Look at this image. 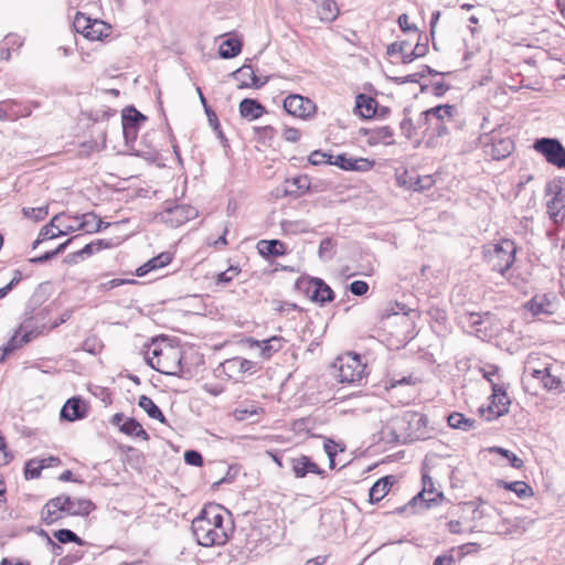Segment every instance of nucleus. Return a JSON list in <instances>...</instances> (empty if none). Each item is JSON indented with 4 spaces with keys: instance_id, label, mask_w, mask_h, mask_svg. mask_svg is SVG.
I'll use <instances>...</instances> for the list:
<instances>
[{
    "instance_id": "obj_62",
    "label": "nucleus",
    "mask_w": 565,
    "mask_h": 565,
    "mask_svg": "<svg viewBox=\"0 0 565 565\" xmlns=\"http://www.w3.org/2000/svg\"><path fill=\"white\" fill-rule=\"evenodd\" d=\"M122 132L126 141H132L137 138L138 128L128 126H122Z\"/></svg>"
},
{
    "instance_id": "obj_35",
    "label": "nucleus",
    "mask_w": 565,
    "mask_h": 565,
    "mask_svg": "<svg viewBox=\"0 0 565 565\" xmlns=\"http://www.w3.org/2000/svg\"><path fill=\"white\" fill-rule=\"evenodd\" d=\"M120 431L128 436L142 437L143 439H148L149 436L147 431L142 428V426L135 418H127L120 425Z\"/></svg>"
},
{
    "instance_id": "obj_57",
    "label": "nucleus",
    "mask_w": 565,
    "mask_h": 565,
    "mask_svg": "<svg viewBox=\"0 0 565 565\" xmlns=\"http://www.w3.org/2000/svg\"><path fill=\"white\" fill-rule=\"evenodd\" d=\"M408 41L393 42L387 46L386 53L388 55H394L397 53L403 54L409 47Z\"/></svg>"
},
{
    "instance_id": "obj_46",
    "label": "nucleus",
    "mask_w": 565,
    "mask_h": 565,
    "mask_svg": "<svg viewBox=\"0 0 565 565\" xmlns=\"http://www.w3.org/2000/svg\"><path fill=\"white\" fill-rule=\"evenodd\" d=\"M43 469V466L41 462H39L38 459H30L25 463L24 468V476L25 479H36L41 475V470Z\"/></svg>"
},
{
    "instance_id": "obj_10",
    "label": "nucleus",
    "mask_w": 565,
    "mask_h": 565,
    "mask_svg": "<svg viewBox=\"0 0 565 565\" xmlns=\"http://www.w3.org/2000/svg\"><path fill=\"white\" fill-rule=\"evenodd\" d=\"M57 499L61 500L63 513L68 515L86 516L95 509V504L89 499L70 495H58Z\"/></svg>"
},
{
    "instance_id": "obj_4",
    "label": "nucleus",
    "mask_w": 565,
    "mask_h": 565,
    "mask_svg": "<svg viewBox=\"0 0 565 565\" xmlns=\"http://www.w3.org/2000/svg\"><path fill=\"white\" fill-rule=\"evenodd\" d=\"M483 259L493 271L504 275L509 270L516 254V246L512 239H501L498 243H490L483 246Z\"/></svg>"
},
{
    "instance_id": "obj_42",
    "label": "nucleus",
    "mask_w": 565,
    "mask_h": 565,
    "mask_svg": "<svg viewBox=\"0 0 565 565\" xmlns=\"http://www.w3.org/2000/svg\"><path fill=\"white\" fill-rule=\"evenodd\" d=\"M72 239L73 238H70L66 242L60 244L54 250L46 252L41 256L31 258L30 262L33 264H43V263L51 260L56 255L63 253L65 250V248L67 247V245L72 242Z\"/></svg>"
},
{
    "instance_id": "obj_37",
    "label": "nucleus",
    "mask_w": 565,
    "mask_h": 565,
    "mask_svg": "<svg viewBox=\"0 0 565 565\" xmlns=\"http://www.w3.org/2000/svg\"><path fill=\"white\" fill-rule=\"evenodd\" d=\"M146 116L134 107H129L122 111V126L130 125L131 127H139L140 122L146 120Z\"/></svg>"
},
{
    "instance_id": "obj_28",
    "label": "nucleus",
    "mask_w": 565,
    "mask_h": 565,
    "mask_svg": "<svg viewBox=\"0 0 565 565\" xmlns=\"http://www.w3.org/2000/svg\"><path fill=\"white\" fill-rule=\"evenodd\" d=\"M313 290H312V300L324 303L333 300V291L332 289L319 278H316L311 281Z\"/></svg>"
},
{
    "instance_id": "obj_18",
    "label": "nucleus",
    "mask_w": 565,
    "mask_h": 565,
    "mask_svg": "<svg viewBox=\"0 0 565 565\" xmlns=\"http://www.w3.org/2000/svg\"><path fill=\"white\" fill-rule=\"evenodd\" d=\"M222 366L223 371L228 377H235L236 375H242L245 373H254L256 371L255 362L241 356L225 360L222 363Z\"/></svg>"
},
{
    "instance_id": "obj_29",
    "label": "nucleus",
    "mask_w": 565,
    "mask_h": 565,
    "mask_svg": "<svg viewBox=\"0 0 565 565\" xmlns=\"http://www.w3.org/2000/svg\"><path fill=\"white\" fill-rule=\"evenodd\" d=\"M377 102L364 94H360L356 97L355 108L361 117L369 119L373 117L376 113Z\"/></svg>"
},
{
    "instance_id": "obj_39",
    "label": "nucleus",
    "mask_w": 565,
    "mask_h": 565,
    "mask_svg": "<svg viewBox=\"0 0 565 565\" xmlns=\"http://www.w3.org/2000/svg\"><path fill=\"white\" fill-rule=\"evenodd\" d=\"M53 536L57 540L58 543H75L79 546L84 545V541L75 534L72 530L61 529L53 533Z\"/></svg>"
},
{
    "instance_id": "obj_43",
    "label": "nucleus",
    "mask_w": 565,
    "mask_h": 565,
    "mask_svg": "<svg viewBox=\"0 0 565 565\" xmlns=\"http://www.w3.org/2000/svg\"><path fill=\"white\" fill-rule=\"evenodd\" d=\"M505 488L513 491L519 498L523 499L532 494V489L523 481L505 483Z\"/></svg>"
},
{
    "instance_id": "obj_61",
    "label": "nucleus",
    "mask_w": 565,
    "mask_h": 565,
    "mask_svg": "<svg viewBox=\"0 0 565 565\" xmlns=\"http://www.w3.org/2000/svg\"><path fill=\"white\" fill-rule=\"evenodd\" d=\"M422 34L418 35V41L413 49V55L417 57H423L428 53V44L427 42L422 43L420 42Z\"/></svg>"
},
{
    "instance_id": "obj_11",
    "label": "nucleus",
    "mask_w": 565,
    "mask_h": 565,
    "mask_svg": "<svg viewBox=\"0 0 565 565\" xmlns=\"http://www.w3.org/2000/svg\"><path fill=\"white\" fill-rule=\"evenodd\" d=\"M456 108L452 105H438L431 107L420 114L418 119V126H426L427 129L433 126L434 122L450 121L454 117Z\"/></svg>"
},
{
    "instance_id": "obj_8",
    "label": "nucleus",
    "mask_w": 565,
    "mask_h": 565,
    "mask_svg": "<svg viewBox=\"0 0 565 565\" xmlns=\"http://www.w3.org/2000/svg\"><path fill=\"white\" fill-rule=\"evenodd\" d=\"M196 216V209L188 204L167 206L161 214L162 221L172 227H178Z\"/></svg>"
},
{
    "instance_id": "obj_45",
    "label": "nucleus",
    "mask_w": 565,
    "mask_h": 565,
    "mask_svg": "<svg viewBox=\"0 0 565 565\" xmlns=\"http://www.w3.org/2000/svg\"><path fill=\"white\" fill-rule=\"evenodd\" d=\"M93 21L94 20L86 17L84 13L77 12L74 19V28L86 38V31L90 29Z\"/></svg>"
},
{
    "instance_id": "obj_53",
    "label": "nucleus",
    "mask_w": 565,
    "mask_h": 565,
    "mask_svg": "<svg viewBox=\"0 0 565 565\" xmlns=\"http://www.w3.org/2000/svg\"><path fill=\"white\" fill-rule=\"evenodd\" d=\"M323 448H324V451H326V454H327V456L329 458L330 468L333 469L334 466H335L334 460H335V456H337V452H338V449H337L338 445L334 441L328 439L324 443Z\"/></svg>"
},
{
    "instance_id": "obj_36",
    "label": "nucleus",
    "mask_w": 565,
    "mask_h": 565,
    "mask_svg": "<svg viewBox=\"0 0 565 565\" xmlns=\"http://www.w3.org/2000/svg\"><path fill=\"white\" fill-rule=\"evenodd\" d=\"M335 248H337V242L331 238L327 237L320 242L318 255L319 258L323 262L331 260L335 255Z\"/></svg>"
},
{
    "instance_id": "obj_49",
    "label": "nucleus",
    "mask_w": 565,
    "mask_h": 565,
    "mask_svg": "<svg viewBox=\"0 0 565 565\" xmlns=\"http://www.w3.org/2000/svg\"><path fill=\"white\" fill-rule=\"evenodd\" d=\"M83 350L90 353L97 354L103 348L102 341L96 335H90L85 339L82 345Z\"/></svg>"
},
{
    "instance_id": "obj_60",
    "label": "nucleus",
    "mask_w": 565,
    "mask_h": 565,
    "mask_svg": "<svg viewBox=\"0 0 565 565\" xmlns=\"http://www.w3.org/2000/svg\"><path fill=\"white\" fill-rule=\"evenodd\" d=\"M135 282H136V280H134V279L115 278V279H111V280H108V281L102 284L100 287L105 290H110V289H114V288L119 287L125 284H135Z\"/></svg>"
},
{
    "instance_id": "obj_16",
    "label": "nucleus",
    "mask_w": 565,
    "mask_h": 565,
    "mask_svg": "<svg viewBox=\"0 0 565 565\" xmlns=\"http://www.w3.org/2000/svg\"><path fill=\"white\" fill-rule=\"evenodd\" d=\"M247 343L250 349H258V355L262 359L268 360L274 353L282 349L285 340L275 335L265 340L248 339Z\"/></svg>"
},
{
    "instance_id": "obj_12",
    "label": "nucleus",
    "mask_w": 565,
    "mask_h": 565,
    "mask_svg": "<svg viewBox=\"0 0 565 565\" xmlns=\"http://www.w3.org/2000/svg\"><path fill=\"white\" fill-rule=\"evenodd\" d=\"M422 482V491L409 501V505L415 507L420 504L427 509L431 505V503H435L437 499H441L443 493L435 489L434 481L427 473H423Z\"/></svg>"
},
{
    "instance_id": "obj_54",
    "label": "nucleus",
    "mask_w": 565,
    "mask_h": 565,
    "mask_svg": "<svg viewBox=\"0 0 565 565\" xmlns=\"http://www.w3.org/2000/svg\"><path fill=\"white\" fill-rule=\"evenodd\" d=\"M258 413V408L255 407V406H250V407H237L235 411H234V417L237 419V420H246L247 418H249L250 416L253 415H256Z\"/></svg>"
},
{
    "instance_id": "obj_41",
    "label": "nucleus",
    "mask_w": 565,
    "mask_h": 565,
    "mask_svg": "<svg viewBox=\"0 0 565 565\" xmlns=\"http://www.w3.org/2000/svg\"><path fill=\"white\" fill-rule=\"evenodd\" d=\"M110 243L104 239H97L95 242H92L89 244H86L81 250L76 253V255L81 258L88 257L93 255L95 252H98L103 248L110 247Z\"/></svg>"
},
{
    "instance_id": "obj_22",
    "label": "nucleus",
    "mask_w": 565,
    "mask_h": 565,
    "mask_svg": "<svg viewBox=\"0 0 565 565\" xmlns=\"http://www.w3.org/2000/svg\"><path fill=\"white\" fill-rule=\"evenodd\" d=\"M394 482L395 479L393 476H385L379 479L369 491L370 502H380L388 493Z\"/></svg>"
},
{
    "instance_id": "obj_25",
    "label": "nucleus",
    "mask_w": 565,
    "mask_h": 565,
    "mask_svg": "<svg viewBox=\"0 0 565 565\" xmlns=\"http://www.w3.org/2000/svg\"><path fill=\"white\" fill-rule=\"evenodd\" d=\"M61 500L57 497L49 500L41 510V519L46 524H52L62 519Z\"/></svg>"
},
{
    "instance_id": "obj_31",
    "label": "nucleus",
    "mask_w": 565,
    "mask_h": 565,
    "mask_svg": "<svg viewBox=\"0 0 565 565\" xmlns=\"http://www.w3.org/2000/svg\"><path fill=\"white\" fill-rule=\"evenodd\" d=\"M138 405L140 408H142L148 414V416L150 418L157 419L162 424H167V419H166L163 413L150 397H148L146 395H141L139 397Z\"/></svg>"
},
{
    "instance_id": "obj_2",
    "label": "nucleus",
    "mask_w": 565,
    "mask_h": 565,
    "mask_svg": "<svg viewBox=\"0 0 565 565\" xmlns=\"http://www.w3.org/2000/svg\"><path fill=\"white\" fill-rule=\"evenodd\" d=\"M47 315V309H43L35 316L24 319L9 340L7 347L4 348V353L8 354L17 349H20L41 334L47 333V327L44 322Z\"/></svg>"
},
{
    "instance_id": "obj_32",
    "label": "nucleus",
    "mask_w": 565,
    "mask_h": 565,
    "mask_svg": "<svg viewBox=\"0 0 565 565\" xmlns=\"http://www.w3.org/2000/svg\"><path fill=\"white\" fill-rule=\"evenodd\" d=\"M242 51V42L238 39L231 38L225 40L218 49L222 58H232L237 56Z\"/></svg>"
},
{
    "instance_id": "obj_13",
    "label": "nucleus",
    "mask_w": 565,
    "mask_h": 565,
    "mask_svg": "<svg viewBox=\"0 0 565 565\" xmlns=\"http://www.w3.org/2000/svg\"><path fill=\"white\" fill-rule=\"evenodd\" d=\"M510 398L507 392L497 383H492L491 404L488 407L489 414L492 417H488V420L498 418L505 415L509 412Z\"/></svg>"
},
{
    "instance_id": "obj_5",
    "label": "nucleus",
    "mask_w": 565,
    "mask_h": 565,
    "mask_svg": "<svg viewBox=\"0 0 565 565\" xmlns=\"http://www.w3.org/2000/svg\"><path fill=\"white\" fill-rule=\"evenodd\" d=\"M333 375L340 383H361L366 376V364L356 353L348 352L339 355L332 364Z\"/></svg>"
},
{
    "instance_id": "obj_19",
    "label": "nucleus",
    "mask_w": 565,
    "mask_h": 565,
    "mask_svg": "<svg viewBox=\"0 0 565 565\" xmlns=\"http://www.w3.org/2000/svg\"><path fill=\"white\" fill-rule=\"evenodd\" d=\"M87 408L79 397L70 398L61 409V418L74 422L86 417Z\"/></svg>"
},
{
    "instance_id": "obj_51",
    "label": "nucleus",
    "mask_w": 565,
    "mask_h": 565,
    "mask_svg": "<svg viewBox=\"0 0 565 565\" xmlns=\"http://www.w3.org/2000/svg\"><path fill=\"white\" fill-rule=\"evenodd\" d=\"M308 160L312 166L329 164V161H332L333 157L320 150H315L310 153Z\"/></svg>"
},
{
    "instance_id": "obj_48",
    "label": "nucleus",
    "mask_w": 565,
    "mask_h": 565,
    "mask_svg": "<svg viewBox=\"0 0 565 565\" xmlns=\"http://www.w3.org/2000/svg\"><path fill=\"white\" fill-rule=\"evenodd\" d=\"M22 213L25 217L32 218V220L39 222L47 215L49 206L23 207Z\"/></svg>"
},
{
    "instance_id": "obj_47",
    "label": "nucleus",
    "mask_w": 565,
    "mask_h": 565,
    "mask_svg": "<svg viewBox=\"0 0 565 565\" xmlns=\"http://www.w3.org/2000/svg\"><path fill=\"white\" fill-rule=\"evenodd\" d=\"M239 274L238 267L231 266L226 270L217 274L216 285L225 286L230 284Z\"/></svg>"
},
{
    "instance_id": "obj_7",
    "label": "nucleus",
    "mask_w": 565,
    "mask_h": 565,
    "mask_svg": "<svg viewBox=\"0 0 565 565\" xmlns=\"http://www.w3.org/2000/svg\"><path fill=\"white\" fill-rule=\"evenodd\" d=\"M284 109L294 117L308 119L315 115L317 106L311 99L294 94L284 99Z\"/></svg>"
},
{
    "instance_id": "obj_9",
    "label": "nucleus",
    "mask_w": 565,
    "mask_h": 565,
    "mask_svg": "<svg viewBox=\"0 0 565 565\" xmlns=\"http://www.w3.org/2000/svg\"><path fill=\"white\" fill-rule=\"evenodd\" d=\"M288 463L296 478L302 479L309 473H315L322 478L326 476V471L306 455H298L296 457L288 458Z\"/></svg>"
},
{
    "instance_id": "obj_56",
    "label": "nucleus",
    "mask_w": 565,
    "mask_h": 565,
    "mask_svg": "<svg viewBox=\"0 0 565 565\" xmlns=\"http://www.w3.org/2000/svg\"><path fill=\"white\" fill-rule=\"evenodd\" d=\"M349 289L354 296H363L367 292L369 285L363 280H354L350 284Z\"/></svg>"
},
{
    "instance_id": "obj_44",
    "label": "nucleus",
    "mask_w": 565,
    "mask_h": 565,
    "mask_svg": "<svg viewBox=\"0 0 565 565\" xmlns=\"http://www.w3.org/2000/svg\"><path fill=\"white\" fill-rule=\"evenodd\" d=\"M491 451L498 452L501 456H503L504 458H507L509 460L510 465L515 469H520L524 465L523 460L521 458H519L514 452H512L508 449H504L501 447H493V448H491Z\"/></svg>"
},
{
    "instance_id": "obj_1",
    "label": "nucleus",
    "mask_w": 565,
    "mask_h": 565,
    "mask_svg": "<svg viewBox=\"0 0 565 565\" xmlns=\"http://www.w3.org/2000/svg\"><path fill=\"white\" fill-rule=\"evenodd\" d=\"M230 512L222 505L211 503L205 505L192 521V532L196 542L205 547L223 545L227 542L230 527L224 525V515Z\"/></svg>"
},
{
    "instance_id": "obj_26",
    "label": "nucleus",
    "mask_w": 565,
    "mask_h": 565,
    "mask_svg": "<svg viewBox=\"0 0 565 565\" xmlns=\"http://www.w3.org/2000/svg\"><path fill=\"white\" fill-rule=\"evenodd\" d=\"M171 260H172V255L169 252H163V253L159 254L158 256L149 259L142 266H140L136 270V274L139 277L145 276L146 274H148L152 270H156V269L167 266L168 264L171 263Z\"/></svg>"
},
{
    "instance_id": "obj_3",
    "label": "nucleus",
    "mask_w": 565,
    "mask_h": 565,
    "mask_svg": "<svg viewBox=\"0 0 565 565\" xmlns=\"http://www.w3.org/2000/svg\"><path fill=\"white\" fill-rule=\"evenodd\" d=\"M182 351L179 348L166 345L154 347L147 353L148 365L166 375L180 376L182 373Z\"/></svg>"
},
{
    "instance_id": "obj_20",
    "label": "nucleus",
    "mask_w": 565,
    "mask_h": 565,
    "mask_svg": "<svg viewBox=\"0 0 565 565\" xmlns=\"http://www.w3.org/2000/svg\"><path fill=\"white\" fill-rule=\"evenodd\" d=\"M310 179L307 175L287 179L284 184L282 194L285 196L298 198L310 189Z\"/></svg>"
},
{
    "instance_id": "obj_15",
    "label": "nucleus",
    "mask_w": 565,
    "mask_h": 565,
    "mask_svg": "<svg viewBox=\"0 0 565 565\" xmlns=\"http://www.w3.org/2000/svg\"><path fill=\"white\" fill-rule=\"evenodd\" d=\"M546 207L553 224L559 225L565 221V188L557 186Z\"/></svg>"
},
{
    "instance_id": "obj_59",
    "label": "nucleus",
    "mask_w": 565,
    "mask_h": 565,
    "mask_svg": "<svg viewBox=\"0 0 565 565\" xmlns=\"http://www.w3.org/2000/svg\"><path fill=\"white\" fill-rule=\"evenodd\" d=\"M398 25L403 32H414L417 33V26L415 24H411L408 22V15L406 13H403L398 17Z\"/></svg>"
},
{
    "instance_id": "obj_33",
    "label": "nucleus",
    "mask_w": 565,
    "mask_h": 565,
    "mask_svg": "<svg viewBox=\"0 0 565 565\" xmlns=\"http://www.w3.org/2000/svg\"><path fill=\"white\" fill-rule=\"evenodd\" d=\"M550 307L551 303L544 296H535L526 303V308L532 312L533 316L551 315L552 311Z\"/></svg>"
},
{
    "instance_id": "obj_24",
    "label": "nucleus",
    "mask_w": 565,
    "mask_h": 565,
    "mask_svg": "<svg viewBox=\"0 0 565 565\" xmlns=\"http://www.w3.org/2000/svg\"><path fill=\"white\" fill-rule=\"evenodd\" d=\"M264 113L265 107L256 99L245 98L239 103V114L243 118L255 120Z\"/></svg>"
},
{
    "instance_id": "obj_38",
    "label": "nucleus",
    "mask_w": 565,
    "mask_h": 565,
    "mask_svg": "<svg viewBox=\"0 0 565 565\" xmlns=\"http://www.w3.org/2000/svg\"><path fill=\"white\" fill-rule=\"evenodd\" d=\"M109 25L100 20H94L92 26L86 31V38L89 40H102L108 36Z\"/></svg>"
},
{
    "instance_id": "obj_23",
    "label": "nucleus",
    "mask_w": 565,
    "mask_h": 565,
    "mask_svg": "<svg viewBox=\"0 0 565 565\" xmlns=\"http://www.w3.org/2000/svg\"><path fill=\"white\" fill-rule=\"evenodd\" d=\"M73 223H76L77 231H84L86 233L99 232L103 225L102 220L94 213H86L81 216L75 215Z\"/></svg>"
},
{
    "instance_id": "obj_55",
    "label": "nucleus",
    "mask_w": 565,
    "mask_h": 565,
    "mask_svg": "<svg viewBox=\"0 0 565 565\" xmlns=\"http://www.w3.org/2000/svg\"><path fill=\"white\" fill-rule=\"evenodd\" d=\"M282 137L288 142H297L301 138V131L294 127L284 126Z\"/></svg>"
},
{
    "instance_id": "obj_27",
    "label": "nucleus",
    "mask_w": 565,
    "mask_h": 565,
    "mask_svg": "<svg viewBox=\"0 0 565 565\" xmlns=\"http://www.w3.org/2000/svg\"><path fill=\"white\" fill-rule=\"evenodd\" d=\"M257 248L259 254L266 257H278L286 254V245L279 239H263L258 242Z\"/></svg>"
},
{
    "instance_id": "obj_58",
    "label": "nucleus",
    "mask_w": 565,
    "mask_h": 565,
    "mask_svg": "<svg viewBox=\"0 0 565 565\" xmlns=\"http://www.w3.org/2000/svg\"><path fill=\"white\" fill-rule=\"evenodd\" d=\"M402 134L407 138L411 139L415 134V126L413 124V120L408 117H405L401 124H399Z\"/></svg>"
},
{
    "instance_id": "obj_40",
    "label": "nucleus",
    "mask_w": 565,
    "mask_h": 565,
    "mask_svg": "<svg viewBox=\"0 0 565 565\" xmlns=\"http://www.w3.org/2000/svg\"><path fill=\"white\" fill-rule=\"evenodd\" d=\"M57 215L63 216L61 221L55 223L56 231L58 232L60 236H64L77 231L76 223H73L74 216L67 215L66 213H58Z\"/></svg>"
},
{
    "instance_id": "obj_64",
    "label": "nucleus",
    "mask_w": 565,
    "mask_h": 565,
    "mask_svg": "<svg viewBox=\"0 0 565 565\" xmlns=\"http://www.w3.org/2000/svg\"><path fill=\"white\" fill-rule=\"evenodd\" d=\"M433 565H455L452 555H439L435 558Z\"/></svg>"
},
{
    "instance_id": "obj_50",
    "label": "nucleus",
    "mask_w": 565,
    "mask_h": 565,
    "mask_svg": "<svg viewBox=\"0 0 565 565\" xmlns=\"http://www.w3.org/2000/svg\"><path fill=\"white\" fill-rule=\"evenodd\" d=\"M254 132L258 141L265 142L266 140H271L275 137L276 130L271 126H264L255 127Z\"/></svg>"
},
{
    "instance_id": "obj_21",
    "label": "nucleus",
    "mask_w": 565,
    "mask_h": 565,
    "mask_svg": "<svg viewBox=\"0 0 565 565\" xmlns=\"http://www.w3.org/2000/svg\"><path fill=\"white\" fill-rule=\"evenodd\" d=\"M233 76L239 82V88H260L266 84V81H260L255 75L254 70L250 65H243L241 68L233 73Z\"/></svg>"
},
{
    "instance_id": "obj_52",
    "label": "nucleus",
    "mask_w": 565,
    "mask_h": 565,
    "mask_svg": "<svg viewBox=\"0 0 565 565\" xmlns=\"http://www.w3.org/2000/svg\"><path fill=\"white\" fill-rule=\"evenodd\" d=\"M184 461L190 466L201 467L203 465V457L196 450H186L184 452Z\"/></svg>"
},
{
    "instance_id": "obj_34",
    "label": "nucleus",
    "mask_w": 565,
    "mask_h": 565,
    "mask_svg": "<svg viewBox=\"0 0 565 565\" xmlns=\"http://www.w3.org/2000/svg\"><path fill=\"white\" fill-rule=\"evenodd\" d=\"M448 425L451 428L469 431L475 428L476 420L465 417L460 413H452L448 416Z\"/></svg>"
},
{
    "instance_id": "obj_30",
    "label": "nucleus",
    "mask_w": 565,
    "mask_h": 565,
    "mask_svg": "<svg viewBox=\"0 0 565 565\" xmlns=\"http://www.w3.org/2000/svg\"><path fill=\"white\" fill-rule=\"evenodd\" d=\"M62 218H63L62 215H54L52 217V220L50 221V223H47L46 225H44L41 228L38 238L32 244V248L33 249H35L43 241L53 239V238L60 237V234L56 231L55 223L57 221H61Z\"/></svg>"
},
{
    "instance_id": "obj_6",
    "label": "nucleus",
    "mask_w": 565,
    "mask_h": 565,
    "mask_svg": "<svg viewBox=\"0 0 565 565\" xmlns=\"http://www.w3.org/2000/svg\"><path fill=\"white\" fill-rule=\"evenodd\" d=\"M533 149L542 154L550 164L565 168V148L558 139L539 138L534 141Z\"/></svg>"
},
{
    "instance_id": "obj_14",
    "label": "nucleus",
    "mask_w": 565,
    "mask_h": 565,
    "mask_svg": "<svg viewBox=\"0 0 565 565\" xmlns=\"http://www.w3.org/2000/svg\"><path fill=\"white\" fill-rule=\"evenodd\" d=\"M329 164H334L345 171L366 172L374 167V161L367 158H352L345 153L338 154Z\"/></svg>"
},
{
    "instance_id": "obj_17",
    "label": "nucleus",
    "mask_w": 565,
    "mask_h": 565,
    "mask_svg": "<svg viewBox=\"0 0 565 565\" xmlns=\"http://www.w3.org/2000/svg\"><path fill=\"white\" fill-rule=\"evenodd\" d=\"M359 135L366 138L369 146L379 143L393 145V130L390 126H380L374 128H360Z\"/></svg>"
},
{
    "instance_id": "obj_63",
    "label": "nucleus",
    "mask_w": 565,
    "mask_h": 565,
    "mask_svg": "<svg viewBox=\"0 0 565 565\" xmlns=\"http://www.w3.org/2000/svg\"><path fill=\"white\" fill-rule=\"evenodd\" d=\"M446 122L447 121L434 122L433 126H430L437 137H443L448 134Z\"/></svg>"
}]
</instances>
